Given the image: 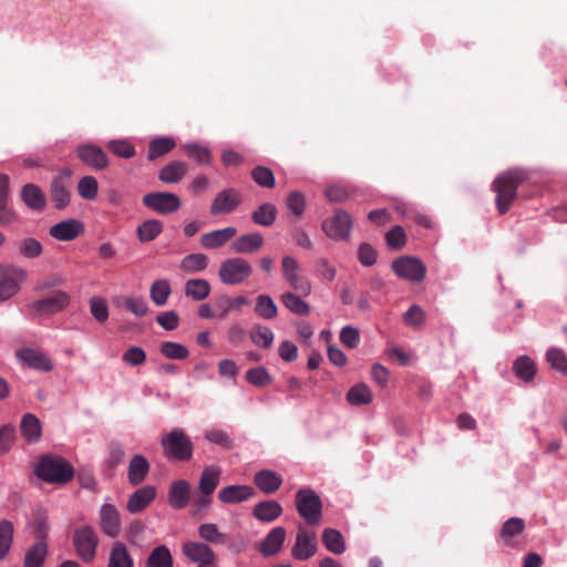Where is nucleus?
<instances>
[{"label": "nucleus", "instance_id": "obj_1", "mask_svg": "<svg viewBox=\"0 0 567 567\" xmlns=\"http://www.w3.org/2000/svg\"><path fill=\"white\" fill-rule=\"evenodd\" d=\"M528 178L523 168H513L499 174L492 184L496 193L495 204L499 215L506 214L517 198V188Z\"/></svg>", "mask_w": 567, "mask_h": 567}, {"label": "nucleus", "instance_id": "obj_2", "mask_svg": "<svg viewBox=\"0 0 567 567\" xmlns=\"http://www.w3.org/2000/svg\"><path fill=\"white\" fill-rule=\"evenodd\" d=\"M35 474L47 483L63 485L73 478L74 468L62 456L49 454L40 457L35 467Z\"/></svg>", "mask_w": 567, "mask_h": 567}, {"label": "nucleus", "instance_id": "obj_3", "mask_svg": "<svg viewBox=\"0 0 567 567\" xmlns=\"http://www.w3.org/2000/svg\"><path fill=\"white\" fill-rule=\"evenodd\" d=\"M163 454L172 461L187 462L193 456L194 445L181 429H173L161 439Z\"/></svg>", "mask_w": 567, "mask_h": 567}, {"label": "nucleus", "instance_id": "obj_4", "mask_svg": "<svg viewBox=\"0 0 567 567\" xmlns=\"http://www.w3.org/2000/svg\"><path fill=\"white\" fill-rule=\"evenodd\" d=\"M71 302V296L63 290H54L49 296L30 302L27 308L33 318L53 316L65 310Z\"/></svg>", "mask_w": 567, "mask_h": 567}, {"label": "nucleus", "instance_id": "obj_5", "mask_svg": "<svg viewBox=\"0 0 567 567\" xmlns=\"http://www.w3.org/2000/svg\"><path fill=\"white\" fill-rule=\"evenodd\" d=\"M298 514L309 524L318 525L322 518V502L311 488H300L296 494Z\"/></svg>", "mask_w": 567, "mask_h": 567}, {"label": "nucleus", "instance_id": "obj_6", "mask_svg": "<svg viewBox=\"0 0 567 567\" xmlns=\"http://www.w3.org/2000/svg\"><path fill=\"white\" fill-rule=\"evenodd\" d=\"M251 274V265L246 259L239 257L224 260L218 270L220 281L229 286L243 284Z\"/></svg>", "mask_w": 567, "mask_h": 567}, {"label": "nucleus", "instance_id": "obj_7", "mask_svg": "<svg viewBox=\"0 0 567 567\" xmlns=\"http://www.w3.org/2000/svg\"><path fill=\"white\" fill-rule=\"evenodd\" d=\"M25 279V269L11 265H0V302L17 295Z\"/></svg>", "mask_w": 567, "mask_h": 567}, {"label": "nucleus", "instance_id": "obj_8", "mask_svg": "<svg viewBox=\"0 0 567 567\" xmlns=\"http://www.w3.org/2000/svg\"><path fill=\"white\" fill-rule=\"evenodd\" d=\"M71 175L70 168H63L50 183V199L58 210L66 208L71 203Z\"/></svg>", "mask_w": 567, "mask_h": 567}, {"label": "nucleus", "instance_id": "obj_9", "mask_svg": "<svg viewBox=\"0 0 567 567\" xmlns=\"http://www.w3.org/2000/svg\"><path fill=\"white\" fill-rule=\"evenodd\" d=\"M73 545L78 556L85 563H90L96 555L99 537L94 529L84 525L74 530Z\"/></svg>", "mask_w": 567, "mask_h": 567}, {"label": "nucleus", "instance_id": "obj_10", "mask_svg": "<svg viewBox=\"0 0 567 567\" xmlns=\"http://www.w3.org/2000/svg\"><path fill=\"white\" fill-rule=\"evenodd\" d=\"M394 274L404 280L420 282L426 275V267L423 261L412 256H401L391 264Z\"/></svg>", "mask_w": 567, "mask_h": 567}, {"label": "nucleus", "instance_id": "obj_11", "mask_svg": "<svg viewBox=\"0 0 567 567\" xmlns=\"http://www.w3.org/2000/svg\"><path fill=\"white\" fill-rule=\"evenodd\" d=\"M282 276L289 287L298 293L308 296L311 292L309 280L300 275V265L296 258L285 256L281 260Z\"/></svg>", "mask_w": 567, "mask_h": 567}, {"label": "nucleus", "instance_id": "obj_12", "mask_svg": "<svg viewBox=\"0 0 567 567\" xmlns=\"http://www.w3.org/2000/svg\"><path fill=\"white\" fill-rule=\"evenodd\" d=\"M351 227L352 218L342 209L336 210L333 217L328 218L322 223V230L324 234L334 240L348 239Z\"/></svg>", "mask_w": 567, "mask_h": 567}, {"label": "nucleus", "instance_id": "obj_13", "mask_svg": "<svg viewBox=\"0 0 567 567\" xmlns=\"http://www.w3.org/2000/svg\"><path fill=\"white\" fill-rule=\"evenodd\" d=\"M142 202L147 208L162 215L175 213L182 205L175 194L166 192L148 193L143 197Z\"/></svg>", "mask_w": 567, "mask_h": 567}, {"label": "nucleus", "instance_id": "obj_14", "mask_svg": "<svg viewBox=\"0 0 567 567\" xmlns=\"http://www.w3.org/2000/svg\"><path fill=\"white\" fill-rule=\"evenodd\" d=\"M243 196L235 188H226L215 196L212 202L209 213L213 216L230 214L241 204Z\"/></svg>", "mask_w": 567, "mask_h": 567}, {"label": "nucleus", "instance_id": "obj_15", "mask_svg": "<svg viewBox=\"0 0 567 567\" xmlns=\"http://www.w3.org/2000/svg\"><path fill=\"white\" fill-rule=\"evenodd\" d=\"M318 544L316 534L309 533L303 527L299 526L296 544L291 549V555L293 558L299 560H307L316 554Z\"/></svg>", "mask_w": 567, "mask_h": 567}, {"label": "nucleus", "instance_id": "obj_16", "mask_svg": "<svg viewBox=\"0 0 567 567\" xmlns=\"http://www.w3.org/2000/svg\"><path fill=\"white\" fill-rule=\"evenodd\" d=\"M79 158L93 169L101 171L109 166V158L104 151L92 144H85L78 147Z\"/></svg>", "mask_w": 567, "mask_h": 567}, {"label": "nucleus", "instance_id": "obj_17", "mask_svg": "<svg viewBox=\"0 0 567 567\" xmlns=\"http://www.w3.org/2000/svg\"><path fill=\"white\" fill-rule=\"evenodd\" d=\"M100 525L102 532L112 538L120 535L121 516L120 512L112 504H104L100 511Z\"/></svg>", "mask_w": 567, "mask_h": 567}, {"label": "nucleus", "instance_id": "obj_18", "mask_svg": "<svg viewBox=\"0 0 567 567\" xmlns=\"http://www.w3.org/2000/svg\"><path fill=\"white\" fill-rule=\"evenodd\" d=\"M84 231L83 224L76 219L62 220L50 228L49 234L61 241H71Z\"/></svg>", "mask_w": 567, "mask_h": 567}, {"label": "nucleus", "instance_id": "obj_19", "mask_svg": "<svg viewBox=\"0 0 567 567\" xmlns=\"http://www.w3.org/2000/svg\"><path fill=\"white\" fill-rule=\"evenodd\" d=\"M182 551L189 560L198 564L214 563L216 558L214 550L200 542L185 543Z\"/></svg>", "mask_w": 567, "mask_h": 567}, {"label": "nucleus", "instance_id": "obj_20", "mask_svg": "<svg viewBox=\"0 0 567 567\" xmlns=\"http://www.w3.org/2000/svg\"><path fill=\"white\" fill-rule=\"evenodd\" d=\"M156 488L151 485L136 489L128 498L126 509L131 514L144 511L155 498Z\"/></svg>", "mask_w": 567, "mask_h": 567}, {"label": "nucleus", "instance_id": "obj_21", "mask_svg": "<svg viewBox=\"0 0 567 567\" xmlns=\"http://www.w3.org/2000/svg\"><path fill=\"white\" fill-rule=\"evenodd\" d=\"M21 200L34 212H43L47 207V197L35 184H25L20 192Z\"/></svg>", "mask_w": 567, "mask_h": 567}, {"label": "nucleus", "instance_id": "obj_22", "mask_svg": "<svg viewBox=\"0 0 567 567\" xmlns=\"http://www.w3.org/2000/svg\"><path fill=\"white\" fill-rule=\"evenodd\" d=\"M18 358L25 363L28 367L42 371L49 372L53 369V364L50 358L38 350L34 349H22L17 353Z\"/></svg>", "mask_w": 567, "mask_h": 567}, {"label": "nucleus", "instance_id": "obj_23", "mask_svg": "<svg viewBox=\"0 0 567 567\" xmlns=\"http://www.w3.org/2000/svg\"><path fill=\"white\" fill-rule=\"evenodd\" d=\"M254 483L264 494L271 495L282 485V476L271 470H261L255 474Z\"/></svg>", "mask_w": 567, "mask_h": 567}, {"label": "nucleus", "instance_id": "obj_24", "mask_svg": "<svg viewBox=\"0 0 567 567\" xmlns=\"http://www.w3.org/2000/svg\"><path fill=\"white\" fill-rule=\"evenodd\" d=\"M237 234L235 227L212 230L200 236L199 243L206 249H216L223 247Z\"/></svg>", "mask_w": 567, "mask_h": 567}, {"label": "nucleus", "instance_id": "obj_25", "mask_svg": "<svg viewBox=\"0 0 567 567\" xmlns=\"http://www.w3.org/2000/svg\"><path fill=\"white\" fill-rule=\"evenodd\" d=\"M286 539V529L281 526L272 528L259 545V551L265 557L278 554Z\"/></svg>", "mask_w": 567, "mask_h": 567}, {"label": "nucleus", "instance_id": "obj_26", "mask_svg": "<svg viewBox=\"0 0 567 567\" xmlns=\"http://www.w3.org/2000/svg\"><path fill=\"white\" fill-rule=\"evenodd\" d=\"M254 495V488L248 485H228L218 492V499L225 504H236L245 502Z\"/></svg>", "mask_w": 567, "mask_h": 567}, {"label": "nucleus", "instance_id": "obj_27", "mask_svg": "<svg viewBox=\"0 0 567 567\" xmlns=\"http://www.w3.org/2000/svg\"><path fill=\"white\" fill-rule=\"evenodd\" d=\"M190 484L185 480L172 483L168 491V503L175 509L184 508L189 501Z\"/></svg>", "mask_w": 567, "mask_h": 567}, {"label": "nucleus", "instance_id": "obj_28", "mask_svg": "<svg viewBox=\"0 0 567 567\" xmlns=\"http://www.w3.org/2000/svg\"><path fill=\"white\" fill-rule=\"evenodd\" d=\"M282 514L281 505L274 499L259 502L252 509V516L262 523H271Z\"/></svg>", "mask_w": 567, "mask_h": 567}, {"label": "nucleus", "instance_id": "obj_29", "mask_svg": "<svg viewBox=\"0 0 567 567\" xmlns=\"http://www.w3.org/2000/svg\"><path fill=\"white\" fill-rule=\"evenodd\" d=\"M264 245V237L259 233L239 236L231 243V250L236 254H254Z\"/></svg>", "mask_w": 567, "mask_h": 567}, {"label": "nucleus", "instance_id": "obj_30", "mask_svg": "<svg viewBox=\"0 0 567 567\" xmlns=\"http://www.w3.org/2000/svg\"><path fill=\"white\" fill-rule=\"evenodd\" d=\"M249 303V300L244 296L231 298L227 295H221L215 299L214 307L217 310L218 319H226L231 310L239 311L243 306Z\"/></svg>", "mask_w": 567, "mask_h": 567}, {"label": "nucleus", "instance_id": "obj_31", "mask_svg": "<svg viewBox=\"0 0 567 567\" xmlns=\"http://www.w3.org/2000/svg\"><path fill=\"white\" fill-rule=\"evenodd\" d=\"M150 472V463L141 454H135L128 464L127 478L131 485H140L146 478Z\"/></svg>", "mask_w": 567, "mask_h": 567}, {"label": "nucleus", "instance_id": "obj_32", "mask_svg": "<svg viewBox=\"0 0 567 567\" xmlns=\"http://www.w3.org/2000/svg\"><path fill=\"white\" fill-rule=\"evenodd\" d=\"M106 567H134V559L124 543L112 544Z\"/></svg>", "mask_w": 567, "mask_h": 567}, {"label": "nucleus", "instance_id": "obj_33", "mask_svg": "<svg viewBox=\"0 0 567 567\" xmlns=\"http://www.w3.org/2000/svg\"><path fill=\"white\" fill-rule=\"evenodd\" d=\"M221 470L218 466H206L200 475L198 489L200 494L212 495L219 484Z\"/></svg>", "mask_w": 567, "mask_h": 567}, {"label": "nucleus", "instance_id": "obj_34", "mask_svg": "<svg viewBox=\"0 0 567 567\" xmlns=\"http://www.w3.org/2000/svg\"><path fill=\"white\" fill-rule=\"evenodd\" d=\"M525 529V522L519 517H512L507 519L501 529L499 537L505 546H514V538L522 534Z\"/></svg>", "mask_w": 567, "mask_h": 567}, {"label": "nucleus", "instance_id": "obj_35", "mask_svg": "<svg viewBox=\"0 0 567 567\" xmlns=\"http://www.w3.org/2000/svg\"><path fill=\"white\" fill-rule=\"evenodd\" d=\"M186 173L187 165L184 162L174 161L161 168L158 179L166 184H175L182 181Z\"/></svg>", "mask_w": 567, "mask_h": 567}, {"label": "nucleus", "instance_id": "obj_36", "mask_svg": "<svg viewBox=\"0 0 567 567\" xmlns=\"http://www.w3.org/2000/svg\"><path fill=\"white\" fill-rule=\"evenodd\" d=\"M210 289V285L207 280L196 278L186 281L184 293L195 301H203L209 296Z\"/></svg>", "mask_w": 567, "mask_h": 567}, {"label": "nucleus", "instance_id": "obj_37", "mask_svg": "<svg viewBox=\"0 0 567 567\" xmlns=\"http://www.w3.org/2000/svg\"><path fill=\"white\" fill-rule=\"evenodd\" d=\"M278 215L277 207L271 203H264L251 213L254 224L262 227L271 226Z\"/></svg>", "mask_w": 567, "mask_h": 567}, {"label": "nucleus", "instance_id": "obj_38", "mask_svg": "<svg viewBox=\"0 0 567 567\" xmlns=\"http://www.w3.org/2000/svg\"><path fill=\"white\" fill-rule=\"evenodd\" d=\"M176 146L173 137L164 136L157 137L150 142L147 150V159L155 161L156 158L168 154Z\"/></svg>", "mask_w": 567, "mask_h": 567}, {"label": "nucleus", "instance_id": "obj_39", "mask_svg": "<svg viewBox=\"0 0 567 567\" xmlns=\"http://www.w3.org/2000/svg\"><path fill=\"white\" fill-rule=\"evenodd\" d=\"M48 556L47 542H35L24 555V567H42Z\"/></svg>", "mask_w": 567, "mask_h": 567}, {"label": "nucleus", "instance_id": "obj_40", "mask_svg": "<svg viewBox=\"0 0 567 567\" xmlns=\"http://www.w3.org/2000/svg\"><path fill=\"white\" fill-rule=\"evenodd\" d=\"M146 567H174L169 548L165 545L155 547L146 559Z\"/></svg>", "mask_w": 567, "mask_h": 567}, {"label": "nucleus", "instance_id": "obj_41", "mask_svg": "<svg viewBox=\"0 0 567 567\" xmlns=\"http://www.w3.org/2000/svg\"><path fill=\"white\" fill-rule=\"evenodd\" d=\"M208 264L209 259L206 255L200 252L189 254L182 259L179 268L186 274H196L204 271Z\"/></svg>", "mask_w": 567, "mask_h": 567}, {"label": "nucleus", "instance_id": "obj_42", "mask_svg": "<svg viewBox=\"0 0 567 567\" xmlns=\"http://www.w3.org/2000/svg\"><path fill=\"white\" fill-rule=\"evenodd\" d=\"M322 543L329 551L336 555H340L346 550L343 536L334 528H326L322 532Z\"/></svg>", "mask_w": 567, "mask_h": 567}, {"label": "nucleus", "instance_id": "obj_43", "mask_svg": "<svg viewBox=\"0 0 567 567\" xmlns=\"http://www.w3.org/2000/svg\"><path fill=\"white\" fill-rule=\"evenodd\" d=\"M513 370L518 379L529 382L536 374V364L529 357L522 355L515 360Z\"/></svg>", "mask_w": 567, "mask_h": 567}, {"label": "nucleus", "instance_id": "obj_44", "mask_svg": "<svg viewBox=\"0 0 567 567\" xmlns=\"http://www.w3.org/2000/svg\"><path fill=\"white\" fill-rule=\"evenodd\" d=\"M171 293L172 288L167 279H157L151 285V300L158 307H163L166 305Z\"/></svg>", "mask_w": 567, "mask_h": 567}, {"label": "nucleus", "instance_id": "obj_45", "mask_svg": "<svg viewBox=\"0 0 567 567\" xmlns=\"http://www.w3.org/2000/svg\"><path fill=\"white\" fill-rule=\"evenodd\" d=\"M162 231V221L158 219H147L137 227L136 235L141 243H148L154 240Z\"/></svg>", "mask_w": 567, "mask_h": 567}, {"label": "nucleus", "instance_id": "obj_46", "mask_svg": "<svg viewBox=\"0 0 567 567\" xmlns=\"http://www.w3.org/2000/svg\"><path fill=\"white\" fill-rule=\"evenodd\" d=\"M14 525L8 519L0 520V560L4 559L13 544Z\"/></svg>", "mask_w": 567, "mask_h": 567}, {"label": "nucleus", "instance_id": "obj_47", "mask_svg": "<svg viewBox=\"0 0 567 567\" xmlns=\"http://www.w3.org/2000/svg\"><path fill=\"white\" fill-rule=\"evenodd\" d=\"M20 427L22 435L29 442L38 441L41 436L40 421L31 413L23 415Z\"/></svg>", "mask_w": 567, "mask_h": 567}, {"label": "nucleus", "instance_id": "obj_48", "mask_svg": "<svg viewBox=\"0 0 567 567\" xmlns=\"http://www.w3.org/2000/svg\"><path fill=\"white\" fill-rule=\"evenodd\" d=\"M280 301L291 312L299 316L310 313V306L293 292H285L280 296Z\"/></svg>", "mask_w": 567, "mask_h": 567}, {"label": "nucleus", "instance_id": "obj_49", "mask_svg": "<svg viewBox=\"0 0 567 567\" xmlns=\"http://www.w3.org/2000/svg\"><path fill=\"white\" fill-rule=\"evenodd\" d=\"M199 537L206 543L210 544H226L228 537L226 534L221 533L216 524L205 523L198 527Z\"/></svg>", "mask_w": 567, "mask_h": 567}, {"label": "nucleus", "instance_id": "obj_50", "mask_svg": "<svg viewBox=\"0 0 567 567\" xmlns=\"http://www.w3.org/2000/svg\"><path fill=\"white\" fill-rule=\"evenodd\" d=\"M255 312L262 319H274L278 313V307L268 295H259L256 298Z\"/></svg>", "mask_w": 567, "mask_h": 567}, {"label": "nucleus", "instance_id": "obj_51", "mask_svg": "<svg viewBox=\"0 0 567 567\" xmlns=\"http://www.w3.org/2000/svg\"><path fill=\"white\" fill-rule=\"evenodd\" d=\"M347 400L351 405H365L372 401V393L367 384L359 383L348 391Z\"/></svg>", "mask_w": 567, "mask_h": 567}, {"label": "nucleus", "instance_id": "obj_52", "mask_svg": "<svg viewBox=\"0 0 567 567\" xmlns=\"http://www.w3.org/2000/svg\"><path fill=\"white\" fill-rule=\"evenodd\" d=\"M250 339L255 346L268 349L274 342L275 334L268 327L258 324L250 331Z\"/></svg>", "mask_w": 567, "mask_h": 567}, {"label": "nucleus", "instance_id": "obj_53", "mask_svg": "<svg viewBox=\"0 0 567 567\" xmlns=\"http://www.w3.org/2000/svg\"><path fill=\"white\" fill-rule=\"evenodd\" d=\"M159 351L164 357L172 360H184L189 354L185 346L173 341L163 342L159 347Z\"/></svg>", "mask_w": 567, "mask_h": 567}, {"label": "nucleus", "instance_id": "obj_54", "mask_svg": "<svg viewBox=\"0 0 567 567\" xmlns=\"http://www.w3.org/2000/svg\"><path fill=\"white\" fill-rule=\"evenodd\" d=\"M79 195L87 200H93L97 196L99 184L95 177L84 176L78 183Z\"/></svg>", "mask_w": 567, "mask_h": 567}, {"label": "nucleus", "instance_id": "obj_55", "mask_svg": "<svg viewBox=\"0 0 567 567\" xmlns=\"http://www.w3.org/2000/svg\"><path fill=\"white\" fill-rule=\"evenodd\" d=\"M185 154L199 164H209L212 159L210 151L203 145L192 143L183 146Z\"/></svg>", "mask_w": 567, "mask_h": 567}, {"label": "nucleus", "instance_id": "obj_56", "mask_svg": "<svg viewBox=\"0 0 567 567\" xmlns=\"http://www.w3.org/2000/svg\"><path fill=\"white\" fill-rule=\"evenodd\" d=\"M106 147L121 158H132L136 154L135 147L126 140H112Z\"/></svg>", "mask_w": 567, "mask_h": 567}, {"label": "nucleus", "instance_id": "obj_57", "mask_svg": "<svg viewBox=\"0 0 567 567\" xmlns=\"http://www.w3.org/2000/svg\"><path fill=\"white\" fill-rule=\"evenodd\" d=\"M385 241L390 249L401 250L406 245V234L401 226H394L386 231Z\"/></svg>", "mask_w": 567, "mask_h": 567}, {"label": "nucleus", "instance_id": "obj_58", "mask_svg": "<svg viewBox=\"0 0 567 567\" xmlns=\"http://www.w3.org/2000/svg\"><path fill=\"white\" fill-rule=\"evenodd\" d=\"M251 177L259 186L272 188L275 186V175L272 171L265 166H256L251 171Z\"/></svg>", "mask_w": 567, "mask_h": 567}, {"label": "nucleus", "instance_id": "obj_59", "mask_svg": "<svg viewBox=\"0 0 567 567\" xmlns=\"http://www.w3.org/2000/svg\"><path fill=\"white\" fill-rule=\"evenodd\" d=\"M546 358L553 369L567 374V355L561 349L550 348Z\"/></svg>", "mask_w": 567, "mask_h": 567}, {"label": "nucleus", "instance_id": "obj_60", "mask_svg": "<svg viewBox=\"0 0 567 567\" xmlns=\"http://www.w3.org/2000/svg\"><path fill=\"white\" fill-rule=\"evenodd\" d=\"M90 311L94 319L100 323H104L109 319L107 303L101 297H92L90 299Z\"/></svg>", "mask_w": 567, "mask_h": 567}, {"label": "nucleus", "instance_id": "obj_61", "mask_svg": "<svg viewBox=\"0 0 567 567\" xmlns=\"http://www.w3.org/2000/svg\"><path fill=\"white\" fill-rule=\"evenodd\" d=\"M246 379L256 386H266L271 382V377L264 367L249 369L246 373Z\"/></svg>", "mask_w": 567, "mask_h": 567}, {"label": "nucleus", "instance_id": "obj_62", "mask_svg": "<svg viewBox=\"0 0 567 567\" xmlns=\"http://www.w3.org/2000/svg\"><path fill=\"white\" fill-rule=\"evenodd\" d=\"M43 247L35 238H25L20 243L19 251L25 258H37L42 254Z\"/></svg>", "mask_w": 567, "mask_h": 567}, {"label": "nucleus", "instance_id": "obj_63", "mask_svg": "<svg viewBox=\"0 0 567 567\" xmlns=\"http://www.w3.org/2000/svg\"><path fill=\"white\" fill-rule=\"evenodd\" d=\"M287 208L296 216H301L306 208L305 195L298 190L291 192L286 199Z\"/></svg>", "mask_w": 567, "mask_h": 567}, {"label": "nucleus", "instance_id": "obj_64", "mask_svg": "<svg viewBox=\"0 0 567 567\" xmlns=\"http://www.w3.org/2000/svg\"><path fill=\"white\" fill-rule=\"evenodd\" d=\"M424 310L417 305L411 306L403 315L404 323L413 328L421 327L424 322Z\"/></svg>", "mask_w": 567, "mask_h": 567}]
</instances>
